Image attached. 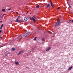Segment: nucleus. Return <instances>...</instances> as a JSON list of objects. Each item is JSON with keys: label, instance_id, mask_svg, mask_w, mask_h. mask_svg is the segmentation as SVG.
I'll return each mask as SVG.
<instances>
[{"label": "nucleus", "instance_id": "31", "mask_svg": "<svg viewBox=\"0 0 73 73\" xmlns=\"http://www.w3.org/2000/svg\"><path fill=\"white\" fill-rule=\"evenodd\" d=\"M16 14H17V13H18L17 12H16Z\"/></svg>", "mask_w": 73, "mask_h": 73}, {"label": "nucleus", "instance_id": "32", "mask_svg": "<svg viewBox=\"0 0 73 73\" xmlns=\"http://www.w3.org/2000/svg\"><path fill=\"white\" fill-rule=\"evenodd\" d=\"M1 30H0V33H1Z\"/></svg>", "mask_w": 73, "mask_h": 73}, {"label": "nucleus", "instance_id": "3", "mask_svg": "<svg viewBox=\"0 0 73 73\" xmlns=\"http://www.w3.org/2000/svg\"><path fill=\"white\" fill-rule=\"evenodd\" d=\"M51 48V47H49L46 50V52H48L49 51V50Z\"/></svg>", "mask_w": 73, "mask_h": 73}, {"label": "nucleus", "instance_id": "11", "mask_svg": "<svg viewBox=\"0 0 73 73\" xmlns=\"http://www.w3.org/2000/svg\"><path fill=\"white\" fill-rule=\"evenodd\" d=\"M16 22H17V23H20V22H23V21L21 20H18L17 21H16Z\"/></svg>", "mask_w": 73, "mask_h": 73}, {"label": "nucleus", "instance_id": "39", "mask_svg": "<svg viewBox=\"0 0 73 73\" xmlns=\"http://www.w3.org/2000/svg\"><path fill=\"white\" fill-rule=\"evenodd\" d=\"M1 47H3V46H1Z\"/></svg>", "mask_w": 73, "mask_h": 73}, {"label": "nucleus", "instance_id": "28", "mask_svg": "<svg viewBox=\"0 0 73 73\" xmlns=\"http://www.w3.org/2000/svg\"><path fill=\"white\" fill-rule=\"evenodd\" d=\"M49 33H50V34H52V33L50 32H49Z\"/></svg>", "mask_w": 73, "mask_h": 73}, {"label": "nucleus", "instance_id": "9", "mask_svg": "<svg viewBox=\"0 0 73 73\" xmlns=\"http://www.w3.org/2000/svg\"><path fill=\"white\" fill-rule=\"evenodd\" d=\"M47 8H48L49 9H50V7H50V5L49 4H48L47 5Z\"/></svg>", "mask_w": 73, "mask_h": 73}, {"label": "nucleus", "instance_id": "7", "mask_svg": "<svg viewBox=\"0 0 73 73\" xmlns=\"http://www.w3.org/2000/svg\"><path fill=\"white\" fill-rule=\"evenodd\" d=\"M32 18L33 20V21H34L35 23H36V20H35V18H34L33 17H32Z\"/></svg>", "mask_w": 73, "mask_h": 73}, {"label": "nucleus", "instance_id": "36", "mask_svg": "<svg viewBox=\"0 0 73 73\" xmlns=\"http://www.w3.org/2000/svg\"><path fill=\"white\" fill-rule=\"evenodd\" d=\"M53 37H54V35H53Z\"/></svg>", "mask_w": 73, "mask_h": 73}, {"label": "nucleus", "instance_id": "40", "mask_svg": "<svg viewBox=\"0 0 73 73\" xmlns=\"http://www.w3.org/2000/svg\"><path fill=\"white\" fill-rule=\"evenodd\" d=\"M30 14H31V13H30Z\"/></svg>", "mask_w": 73, "mask_h": 73}, {"label": "nucleus", "instance_id": "21", "mask_svg": "<svg viewBox=\"0 0 73 73\" xmlns=\"http://www.w3.org/2000/svg\"><path fill=\"white\" fill-rule=\"evenodd\" d=\"M33 17H34V18H35V19H37V18L35 17L36 16L35 15Z\"/></svg>", "mask_w": 73, "mask_h": 73}, {"label": "nucleus", "instance_id": "26", "mask_svg": "<svg viewBox=\"0 0 73 73\" xmlns=\"http://www.w3.org/2000/svg\"><path fill=\"white\" fill-rule=\"evenodd\" d=\"M18 20H19V18H17V19H16V21H18Z\"/></svg>", "mask_w": 73, "mask_h": 73}, {"label": "nucleus", "instance_id": "2", "mask_svg": "<svg viewBox=\"0 0 73 73\" xmlns=\"http://www.w3.org/2000/svg\"><path fill=\"white\" fill-rule=\"evenodd\" d=\"M23 38V36L22 35H20L19 37L17 38V39L18 40H21V38Z\"/></svg>", "mask_w": 73, "mask_h": 73}, {"label": "nucleus", "instance_id": "14", "mask_svg": "<svg viewBox=\"0 0 73 73\" xmlns=\"http://www.w3.org/2000/svg\"><path fill=\"white\" fill-rule=\"evenodd\" d=\"M3 25H4L3 24H2V25H1L0 27L1 29H2L3 28Z\"/></svg>", "mask_w": 73, "mask_h": 73}, {"label": "nucleus", "instance_id": "8", "mask_svg": "<svg viewBox=\"0 0 73 73\" xmlns=\"http://www.w3.org/2000/svg\"><path fill=\"white\" fill-rule=\"evenodd\" d=\"M15 48H12L11 49V51H14L15 50Z\"/></svg>", "mask_w": 73, "mask_h": 73}, {"label": "nucleus", "instance_id": "20", "mask_svg": "<svg viewBox=\"0 0 73 73\" xmlns=\"http://www.w3.org/2000/svg\"><path fill=\"white\" fill-rule=\"evenodd\" d=\"M2 11L3 12H5V10L4 9H3L2 10Z\"/></svg>", "mask_w": 73, "mask_h": 73}, {"label": "nucleus", "instance_id": "6", "mask_svg": "<svg viewBox=\"0 0 73 73\" xmlns=\"http://www.w3.org/2000/svg\"><path fill=\"white\" fill-rule=\"evenodd\" d=\"M72 66H70V67L68 69V70H70L71 69H72Z\"/></svg>", "mask_w": 73, "mask_h": 73}, {"label": "nucleus", "instance_id": "10", "mask_svg": "<svg viewBox=\"0 0 73 73\" xmlns=\"http://www.w3.org/2000/svg\"><path fill=\"white\" fill-rule=\"evenodd\" d=\"M28 36V35L27 34V33H26L24 36V37L25 38V37H27Z\"/></svg>", "mask_w": 73, "mask_h": 73}, {"label": "nucleus", "instance_id": "25", "mask_svg": "<svg viewBox=\"0 0 73 73\" xmlns=\"http://www.w3.org/2000/svg\"><path fill=\"white\" fill-rule=\"evenodd\" d=\"M58 9H60V7H58Z\"/></svg>", "mask_w": 73, "mask_h": 73}, {"label": "nucleus", "instance_id": "30", "mask_svg": "<svg viewBox=\"0 0 73 73\" xmlns=\"http://www.w3.org/2000/svg\"><path fill=\"white\" fill-rule=\"evenodd\" d=\"M0 38H1V39H2V37H1H1H0Z\"/></svg>", "mask_w": 73, "mask_h": 73}, {"label": "nucleus", "instance_id": "1", "mask_svg": "<svg viewBox=\"0 0 73 73\" xmlns=\"http://www.w3.org/2000/svg\"><path fill=\"white\" fill-rule=\"evenodd\" d=\"M60 23H61V21H60V19H58L57 20V22L54 24L55 27H57L58 26V25H60Z\"/></svg>", "mask_w": 73, "mask_h": 73}, {"label": "nucleus", "instance_id": "37", "mask_svg": "<svg viewBox=\"0 0 73 73\" xmlns=\"http://www.w3.org/2000/svg\"><path fill=\"white\" fill-rule=\"evenodd\" d=\"M4 29L5 30V28H4Z\"/></svg>", "mask_w": 73, "mask_h": 73}, {"label": "nucleus", "instance_id": "12", "mask_svg": "<svg viewBox=\"0 0 73 73\" xmlns=\"http://www.w3.org/2000/svg\"><path fill=\"white\" fill-rule=\"evenodd\" d=\"M15 64H16V65H19V62H15Z\"/></svg>", "mask_w": 73, "mask_h": 73}, {"label": "nucleus", "instance_id": "23", "mask_svg": "<svg viewBox=\"0 0 73 73\" xmlns=\"http://www.w3.org/2000/svg\"><path fill=\"white\" fill-rule=\"evenodd\" d=\"M70 21H71V20H70V21H67V23H70Z\"/></svg>", "mask_w": 73, "mask_h": 73}, {"label": "nucleus", "instance_id": "27", "mask_svg": "<svg viewBox=\"0 0 73 73\" xmlns=\"http://www.w3.org/2000/svg\"><path fill=\"white\" fill-rule=\"evenodd\" d=\"M20 16L19 15L18 17V18H20Z\"/></svg>", "mask_w": 73, "mask_h": 73}, {"label": "nucleus", "instance_id": "13", "mask_svg": "<svg viewBox=\"0 0 73 73\" xmlns=\"http://www.w3.org/2000/svg\"><path fill=\"white\" fill-rule=\"evenodd\" d=\"M24 19L25 21H27V20H28V18H27V17H25Z\"/></svg>", "mask_w": 73, "mask_h": 73}, {"label": "nucleus", "instance_id": "5", "mask_svg": "<svg viewBox=\"0 0 73 73\" xmlns=\"http://www.w3.org/2000/svg\"><path fill=\"white\" fill-rule=\"evenodd\" d=\"M23 51H20L17 54V55H19V54H20L21 53H23Z\"/></svg>", "mask_w": 73, "mask_h": 73}, {"label": "nucleus", "instance_id": "24", "mask_svg": "<svg viewBox=\"0 0 73 73\" xmlns=\"http://www.w3.org/2000/svg\"><path fill=\"white\" fill-rule=\"evenodd\" d=\"M9 10H11V9H8V11H9Z\"/></svg>", "mask_w": 73, "mask_h": 73}, {"label": "nucleus", "instance_id": "19", "mask_svg": "<svg viewBox=\"0 0 73 73\" xmlns=\"http://www.w3.org/2000/svg\"><path fill=\"white\" fill-rule=\"evenodd\" d=\"M70 4H71L73 3V1H72V0H70Z\"/></svg>", "mask_w": 73, "mask_h": 73}, {"label": "nucleus", "instance_id": "4", "mask_svg": "<svg viewBox=\"0 0 73 73\" xmlns=\"http://www.w3.org/2000/svg\"><path fill=\"white\" fill-rule=\"evenodd\" d=\"M50 4H51V6L52 7H53V8H54V6H53V3H52V1H50Z\"/></svg>", "mask_w": 73, "mask_h": 73}, {"label": "nucleus", "instance_id": "34", "mask_svg": "<svg viewBox=\"0 0 73 73\" xmlns=\"http://www.w3.org/2000/svg\"><path fill=\"white\" fill-rule=\"evenodd\" d=\"M2 17H4V16H3V15H2Z\"/></svg>", "mask_w": 73, "mask_h": 73}, {"label": "nucleus", "instance_id": "15", "mask_svg": "<svg viewBox=\"0 0 73 73\" xmlns=\"http://www.w3.org/2000/svg\"><path fill=\"white\" fill-rule=\"evenodd\" d=\"M36 8H38L40 7V6L39 5H37L36 7Z\"/></svg>", "mask_w": 73, "mask_h": 73}, {"label": "nucleus", "instance_id": "35", "mask_svg": "<svg viewBox=\"0 0 73 73\" xmlns=\"http://www.w3.org/2000/svg\"><path fill=\"white\" fill-rule=\"evenodd\" d=\"M68 4H70V2L69 1V2L68 3Z\"/></svg>", "mask_w": 73, "mask_h": 73}, {"label": "nucleus", "instance_id": "33", "mask_svg": "<svg viewBox=\"0 0 73 73\" xmlns=\"http://www.w3.org/2000/svg\"><path fill=\"white\" fill-rule=\"evenodd\" d=\"M3 22V21H1L0 22V23H1V22Z\"/></svg>", "mask_w": 73, "mask_h": 73}, {"label": "nucleus", "instance_id": "16", "mask_svg": "<svg viewBox=\"0 0 73 73\" xmlns=\"http://www.w3.org/2000/svg\"><path fill=\"white\" fill-rule=\"evenodd\" d=\"M67 3L69 7H70V8H71V6H70V5H69V3H68V2Z\"/></svg>", "mask_w": 73, "mask_h": 73}, {"label": "nucleus", "instance_id": "22", "mask_svg": "<svg viewBox=\"0 0 73 73\" xmlns=\"http://www.w3.org/2000/svg\"><path fill=\"white\" fill-rule=\"evenodd\" d=\"M36 38H37L36 37L35 38H34V40H36Z\"/></svg>", "mask_w": 73, "mask_h": 73}, {"label": "nucleus", "instance_id": "38", "mask_svg": "<svg viewBox=\"0 0 73 73\" xmlns=\"http://www.w3.org/2000/svg\"><path fill=\"white\" fill-rule=\"evenodd\" d=\"M0 44H1V43H0Z\"/></svg>", "mask_w": 73, "mask_h": 73}, {"label": "nucleus", "instance_id": "17", "mask_svg": "<svg viewBox=\"0 0 73 73\" xmlns=\"http://www.w3.org/2000/svg\"><path fill=\"white\" fill-rule=\"evenodd\" d=\"M31 33H30V32H28L27 33V35H30V34Z\"/></svg>", "mask_w": 73, "mask_h": 73}, {"label": "nucleus", "instance_id": "29", "mask_svg": "<svg viewBox=\"0 0 73 73\" xmlns=\"http://www.w3.org/2000/svg\"><path fill=\"white\" fill-rule=\"evenodd\" d=\"M6 14H3V16H5V15Z\"/></svg>", "mask_w": 73, "mask_h": 73}, {"label": "nucleus", "instance_id": "18", "mask_svg": "<svg viewBox=\"0 0 73 73\" xmlns=\"http://www.w3.org/2000/svg\"><path fill=\"white\" fill-rule=\"evenodd\" d=\"M42 41H45V39H44V38H43L42 39Z\"/></svg>", "mask_w": 73, "mask_h": 73}]
</instances>
